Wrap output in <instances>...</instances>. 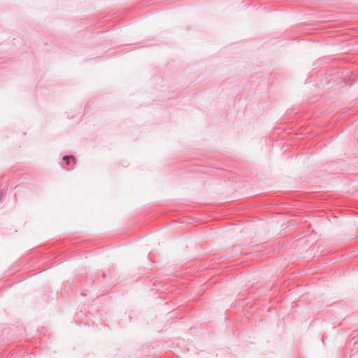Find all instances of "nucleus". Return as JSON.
I'll list each match as a JSON object with an SVG mask.
<instances>
[{"mask_svg":"<svg viewBox=\"0 0 358 358\" xmlns=\"http://www.w3.org/2000/svg\"><path fill=\"white\" fill-rule=\"evenodd\" d=\"M64 160H66L67 162V164L69 163V160L71 159L72 161H73V162L75 163V161H76V159L74 157H68V156H65L63 158Z\"/></svg>","mask_w":358,"mask_h":358,"instance_id":"nucleus-1","label":"nucleus"}]
</instances>
